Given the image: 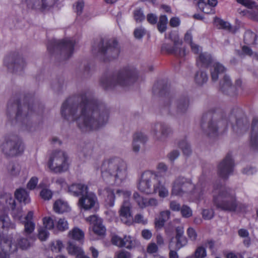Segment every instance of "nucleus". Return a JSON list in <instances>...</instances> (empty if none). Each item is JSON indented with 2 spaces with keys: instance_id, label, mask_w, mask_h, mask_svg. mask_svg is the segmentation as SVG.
<instances>
[{
  "instance_id": "49",
  "label": "nucleus",
  "mask_w": 258,
  "mask_h": 258,
  "mask_svg": "<svg viewBox=\"0 0 258 258\" xmlns=\"http://www.w3.org/2000/svg\"><path fill=\"white\" fill-rule=\"evenodd\" d=\"M179 147L182 150L183 153L186 155H189L191 153L190 146L185 141L180 143Z\"/></svg>"
},
{
  "instance_id": "53",
  "label": "nucleus",
  "mask_w": 258,
  "mask_h": 258,
  "mask_svg": "<svg viewBox=\"0 0 258 258\" xmlns=\"http://www.w3.org/2000/svg\"><path fill=\"white\" fill-rule=\"evenodd\" d=\"M187 235L189 239L192 241H195L197 238V233L196 230L192 227H189L187 230Z\"/></svg>"
},
{
  "instance_id": "21",
  "label": "nucleus",
  "mask_w": 258,
  "mask_h": 258,
  "mask_svg": "<svg viewBox=\"0 0 258 258\" xmlns=\"http://www.w3.org/2000/svg\"><path fill=\"white\" fill-rule=\"evenodd\" d=\"M86 220L90 224H93L94 232L100 236H103L106 232V228L102 225V220L96 215H92L86 218Z\"/></svg>"
},
{
  "instance_id": "47",
  "label": "nucleus",
  "mask_w": 258,
  "mask_h": 258,
  "mask_svg": "<svg viewBox=\"0 0 258 258\" xmlns=\"http://www.w3.org/2000/svg\"><path fill=\"white\" fill-rule=\"evenodd\" d=\"M49 235V233L47 229L43 227L39 229L38 237L41 241H45L48 238Z\"/></svg>"
},
{
  "instance_id": "64",
  "label": "nucleus",
  "mask_w": 258,
  "mask_h": 258,
  "mask_svg": "<svg viewBox=\"0 0 258 258\" xmlns=\"http://www.w3.org/2000/svg\"><path fill=\"white\" fill-rule=\"evenodd\" d=\"M156 169L158 173L166 172L168 169V167L164 163L160 162L157 165Z\"/></svg>"
},
{
  "instance_id": "23",
  "label": "nucleus",
  "mask_w": 258,
  "mask_h": 258,
  "mask_svg": "<svg viewBox=\"0 0 258 258\" xmlns=\"http://www.w3.org/2000/svg\"><path fill=\"white\" fill-rule=\"evenodd\" d=\"M34 213L33 211H29L24 219L21 217L20 220L24 226V233L25 235H31L35 228V224L33 221Z\"/></svg>"
},
{
  "instance_id": "52",
  "label": "nucleus",
  "mask_w": 258,
  "mask_h": 258,
  "mask_svg": "<svg viewBox=\"0 0 258 258\" xmlns=\"http://www.w3.org/2000/svg\"><path fill=\"white\" fill-rule=\"evenodd\" d=\"M114 258H133V257L130 252L122 250L115 253Z\"/></svg>"
},
{
  "instance_id": "63",
  "label": "nucleus",
  "mask_w": 258,
  "mask_h": 258,
  "mask_svg": "<svg viewBox=\"0 0 258 258\" xmlns=\"http://www.w3.org/2000/svg\"><path fill=\"white\" fill-rule=\"evenodd\" d=\"M165 222H164L160 217L155 218V227L156 229H161L164 225Z\"/></svg>"
},
{
  "instance_id": "15",
  "label": "nucleus",
  "mask_w": 258,
  "mask_h": 258,
  "mask_svg": "<svg viewBox=\"0 0 258 258\" xmlns=\"http://www.w3.org/2000/svg\"><path fill=\"white\" fill-rule=\"evenodd\" d=\"M4 200L6 202V207H4L1 203V201H0V204L2 206L0 209V215H7L8 216L5 212L7 209H11L13 211V215L14 218L21 220L22 212V209H15L16 202L12 195L6 194L4 197Z\"/></svg>"
},
{
  "instance_id": "46",
  "label": "nucleus",
  "mask_w": 258,
  "mask_h": 258,
  "mask_svg": "<svg viewBox=\"0 0 258 258\" xmlns=\"http://www.w3.org/2000/svg\"><path fill=\"white\" fill-rule=\"evenodd\" d=\"M215 24L219 27V28L224 29L229 31H231V26L227 22H225L220 19H216L215 20Z\"/></svg>"
},
{
  "instance_id": "41",
  "label": "nucleus",
  "mask_w": 258,
  "mask_h": 258,
  "mask_svg": "<svg viewBox=\"0 0 258 258\" xmlns=\"http://www.w3.org/2000/svg\"><path fill=\"white\" fill-rule=\"evenodd\" d=\"M8 171L11 176H16L20 172V167L17 164L10 163L8 167Z\"/></svg>"
},
{
  "instance_id": "10",
  "label": "nucleus",
  "mask_w": 258,
  "mask_h": 258,
  "mask_svg": "<svg viewBox=\"0 0 258 258\" xmlns=\"http://www.w3.org/2000/svg\"><path fill=\"white\" fill-rule=\"evenodd\" d=\"M171 40L173 42V45L167 43L164 44L162 46V50L165 51L169 54H174L178 57H184L188 52L186 51L184 47L182 46V40L177 35L172 38Z\"/></svg>"
},
{
  "instance_id": "48",
  "label": "nucleus",
  "mask_w": 258,
  "mask_h": 258,
  "mask_svg": "<svg viewBox=\"0 0 258 258\" xmlns=\"http://www.w3.org/2000/svg\"><path fill=\"white\" fill-rule=\"evenodd\" d=\"M133 222L146 225L148 223V220L144 218L143 215L137 214L135 216L134 218H133Z\"/></svg>"
},
{
  "instance_id": "29",
  "label": "nucleus",
  "mask_w": 258,
  "mask_h": 258,
  "mask_svg": "<svg viewBox=\"0 0 258 258\" xmlns=\"http://www.w3.org/2000/svg\"><path fill=\"white\" fill-rule=\"evenodd\" d=\"M53 209L55 213L58 214H62L70 211V207L68 203L60 199L57 200L54 202Z\"/></svg>"
},
{
  "instance_id": "62",
  "label": "nucleus",
  "mask_w": 258,
  "mask_h": 258,
  "mask_svg": "<svg viewBox=\"0 0 258 258\" xmlns=\"http://www.w3.org/2000/svg\"><path fill=\"white\" fill-rule=\"evenodd\" d=\"M169 208L173 211H179L181 207L179 203L175 201H172L170 202Z\"/></svg>"
},
{
  "instance_id": "8",
  "label": "nucleus",
  "mask_w": 258,
  "mask_h": 258,
  "mask_svg": "<svg viewBox=\"0 0 258 258\" xmlns=\"http://www.w3.org/2000/svg\"><path fill=\"white\" fill-rule=\"evenodd\" d=\"M160 180L158 173L152 170H147L143 173L138 184V189L147 195L153 194L154 185Z\"/></svg>"
},
{
  "instance_id": "56",
  "label": "nucleus",
  "mask_w": 258,
  "mask_h": 258,
  "mask_svg": "<svg viewBox=\"0 0 258 258\" xmlns=\"http://www.w3.org/2000/svg\"><path fill=\"white\" fill-rule=\"evenodd\" d=\"M38 181V178L37 177L34 176L31 177L27 183V188L30 190L34 189L36 187Z\"/></svg>"
},
{
  "instance_id": "35",
  "label": "nucleus",
  "mask_w": 258,
  "mask_h": 258,
  "mask_svg": "<svg viewBox=\"0 0 258 258\" xmlns=\"http://www.w3.org/2000/svg\"><path fill=\"white\" fill-rule=\"evenodd\" d=\"M69 229V223L65 218H59L55 221V230L63 232Z\"/></svg>"
},
{
  "instance_id": "28",
  "label": "nucleus",
  "mask_w": 258,
  "mask_h": 258,
  "mask_svg": "<svg viewBox=\"0 0 258 258\" xmlns=\"http://www.w3.org/2000/svg\"><path fill=\"white\" fill-rule=\"evenodd\" d=\"M67 249L70 254L76 255V258H90L85 254L84 251L81 247L76 246L70 241L68 242Z\"/></svg>"
},
{
  "instance_id": "51",
  "label": "nucleus",
  "mask_w": 258,
  "mask_h": 258,
  "mask_svg": "<svg viewBox=\"0 0 258 258\" xmlns=\"http://www.w3.org/2000/svg\"><path fill=\"white\" fill-rule=\"evenodd\" d=\"M134 18L137 22H141L145 19V16L141 9H137L134 11Z\"/></svg>"
},
{
  "instance_id": "55",
  "label": "nucleus",
  "mask_w": 258,
  "mask_h": 258,
  "mask_svg": "<svg viewBox=\"0 0 258 258\" xmlns=\"http://www.w3.org/2000/svg\"><path fill=\"white\" fill-rule=\"evenodd\" d=\"M236 1L237 3L248 8H253L256 6V3L251 0H236Z\"/></svg>"
},
{
  "instance_id": "3",
  "label": "nucleus",
  "mask_w": 258,
  "mask_h": 258,
  "mask_svg": "<svg viewBox=\"0 0 258 258\" xmlns=\"http://www.w3.org/2000/svg\"><path fill=\"white\" fill-rule=\"evenodd\" d=\"M212 194L214 203L217 208L228 211H242L244 206L236 202L235 195L230 188L214 184Z\"/></svg>"
},
{
  "instance_id": "58",
  "label": "nucleus",
  "mask_w": 258,
  "mask_h": 258,
  "mask_svg": "<svg viewBox=\"0 0 258 258\" xmlns=\"http://www.w3.org/2000/svg\"><path fill=\"white\" fill-rule=\"evenodd\" d=\"M41 197L45 200H48L52 197V192L48 189H43L40 192Z\"/></svg>"
},
{
  "instance_id": "11",
  "label": "nucleus",
  "mask_w": 258,
  "mask_h": 258,
  "mask_svg": "<svg viewBox=\"0 0 258 258\" xmlns=\"http://www.w3.org/2000/svg\"><path fill=\"white\" fill-rule=\"evenodd\" d=\"M172 133L171 128L162 122H157L152 125L150 130V134L153 139L160 142L164 141Z\"/></svg>"
},
{
  "instance_id": "1",
  "label": "nucleus",
  "mask_w": 258,
  "mask_h": 258,
  "mask_svg": "<svg viewBox=\"0 0 258 258\" xmlns=\"http://www.w3.org/2000/svg\"><path fill=\"white\" fill-rule=\"evenodd\" d=\"M80 102L76 103L72 99L64 101L61 107V115L69 121H76L83 132L96 130L107 123L108 110L105 106L91 99L89 95L82 94Z\"/></svg>"
},
{
  "instance_id": "9",
  "label": "nucleus",
  "mask_w": 258,
  "mask_h": 258,
  "mask_svg": "<svg viewBox=\"0 0 258 258\" xmlns=\"http://www.w3.org/2000/svg\"><path fill=\"white\" fill-rule=\"evenodd\" d=\"M96 49L98 51L100 57L104 61L117 58L120 52L116 40H109L105 42L101 40ZM95 49L96 48H94V51H95Z\"/></svg>"
},
{
  "instance_id": "2",
  "label": "nucleus",
  "mask_w": 258,
  "mask_h": 258,
  "mask_svg": "<svg viewBox=\"0 0 258 258\" xmlns=\"http://www.w3.org/2000/svg\"><path fill=\"white\" fill-rule=\"evenodd\" d=\"M209 188V184L205 180L200 179L196 185H195L190 178L180 175L177 177L173 182L171 194L180 196L191 194L197 199L200 200L207 195Z\"/></svg>"
},
{
  "instance_id": "45",
  "label": "nucleus",
  "mask_w": 258,
  "mask_h": 258,
  "mask_svg": "<svg viewBox=\"0 0 258 258\" xmlns=\"http://www.w3.org/2000/svg\"><path fill=\"white\" fill-rule=\"evenodd\" d=\"M206 256L207 250L205 247L200 246L196 248L194 252V257L195 258H205Z\"/></svg>"
},
{
  "instance_id": "20",
  "label": "nucleus",
  "mask_w": 258,
  "mask_h": 258,
  "mask_svg": "<svg viewBox=\"0 0 258 258\" xmlns=\"http://www.w3.org/2000/svg\"><path fill=\"white\" fill-rule=\"evenodd\" d=\"M58 0H26L28 5L33 8L41 10H49L53 7Z\"/></svg>"
},
{
  "instance_id": "34",
  "label": "nucleus",
  "mask_w": 258,
  "mask_h": 258,
  "mask_svg": "<svg viewBox=\"0 0 258 258\" xmlns=\"http://www.w3.org/2000/svg\"><path fill=\"white\" fill-rule=\"evenodd\" d=\"M32 238L31 235H25V237H21L18 240L16 244L18 247H19L22 249H27L31 246L29 240Z\"/></svg>"
},
{
  "instance_id": "60",
  "label": "nucleus",
  "mask_w": 258,
  "mask_h": 258,
  "mask_svg": "<svg viewBox=\"0 0 258 258\" xmlns=\"http://www.w3.org/2000/svg\"><path fill=\"white\" fill-rule=\"evenodd\" d=\"M176 239L177 240L176 246L178 248H180L185 246V245H186V244L187 243V240L186 238L184 236L180 237H178V238H176Z\"/></svg>"
},
{
  "instance_id": "43",
  "label": "nucleus",
  "mask_w": 258,
  "mask_h": 258,
  "mask_svg": "<svg viewBox=\"0 0 258 258\" xmlns=\"http://www.w3.org/2000/svg\"><path fill=\"white\" fill-rule=\"evenodd\" d=\"M63 247V245L61 241L56 240L52 241L50 243V248L51 250L54 252H59Z\"/></svg>"
},
{
  "instance_id": "38",
  "label": "nucleus",
  "mask_w": 258,
  "mask_h": 258,
  "mask_svg": "<svg viewBox=\"0 0 258 258\" xmlns=\"http://www.w3.org/2000/svg\"><path fill=\"white\" fill-rule=\"evenodd\" d=\"M256 34L251 31H246L244 36V41L246 44H253L255 42Z\"/></svg>"
},
{
  "instance_id": "33",
  "label": "nucleus",
  "mask_w": 258,
  "mask_h": 258,
  "mask_svg": "<svg viewBox=\"0 0 258 258\" xmlns=\"http://www.w3.org/2000/svg\"><path fill=\"white\" fill-rule=\"evenodd\" d=\"M68 234L70 237L78 241L81 240L84 237V233L78 227H75L70 230Z\"/></svg>"
},
{
  "instance_id": "5",
  "label": "nucleus",
  "mask_w": 258,
  "mask_h": 258,
  "mask_svg": "<svg viewBox=\"0 0 258 258\" xmlns=\"http://www.w3.org/2000/svg\"><path fill=\"white\" fill-rule=\"evenodd\" d=\"M25 146L22 140L15 135L5 136L1 141V152L7 157H13L22 155Z\"/></svg>"
},
{
  "instance_id": "4",
  "label": "nucleus",
  "mask_w": 258,
  "mask_h": 258,
  "mask_svg": "<svg viewBox=\"0 0 258 258\" xmlns=\"http://www.w3.org/2000/svg\"><path fill=\"white\" fill-rule=\"evenodd\" d=\"M101 175L104 180H108L113 177L117 184H121L127 177V165L119 158H113L104 161L101 166Z\"/></svg>"
},
{
  "instance_id": "30",
  "label": "nucleus",
  "mask_w": 258,
  "mask_h": 258,
  "mask_svg": "<svg viewBox=\"0 0 258 258\" xmlns=\"http://www.w3.org/2000/svg\"><path fill=\"white\" fill-rule=\"evenodd\" d=\"M153 194L158 193V196L161 198H165L169 196V190L167 186L163 183L161 180L154 186Z\"/></svg>"
},
{
  "instance_id": "54",
  "label": "nucleus",
  "mask_w": 258,
  "mask_h": 258,
  "mask_svg": "<svg viewBox=\"0 0 258 258\" xmlns=\"http://www.w3.org/2000/svg\"><path fill=\"white\" fill-rule=\"evenodd\" d=\"M111 241L114 245L120 247H123V238L117 235H114L112 237Z\"/></svg>"
},
{
  "instance_id": "12",
  "label": "nucleus",
  "mask_w": 258,
  "mask_h": 258,
  "mask_svg": "<svg viewBox=\"0 0 258 258\" xmlns=\"http://www.w3.org/2000/svg\"><path fill=\"white\" fill-rule=\"evenodd\" d=\"M75 42L71 39H65L57 43L54 46V51L59 54L62 59L70 57L74 52Z\"/></svg>"
},
{
  "instance_id": "13",
  "label": "nucleus",
  "mask_w": 258,
  "mask_h": 258,
  "mask_svg": "<svg viewBox=\"0 0 258 258\" xmlns=\"http://www.w3.org/2000/svg\"><path fill=\"white\" fill-rule=\"evenodd\" d=\"M0 258H9V254L16 251L18 249L16 242L11 236L0 238Z\"/></svg>"
},
{
  "instance_id": "50",
  "label": "nucleus",
  "mask_w": 258,
  "mask_h": 258,
  "mask_svg": "<svg viewBox=\"0 0 258 258\" xmlns=\"http://www.w3.org/2000/svg\"><path fill=\"white\" fill-rule=\"evenodd\" d=\"M181 213L183 217L189 218L192 216V212L191 209L185 205H183L181 208Z\"/></svg>"
},
{
  "instance_id": "26",
  "label": "nucleus",
  "mask_w": 258,
  "mask_h": 258,
  "mask_svg": "<svg viewBox=\"0 0 258 258\" xmlns=\"http://www.w3.org/2000/svg\"><path fill=\"white\" fill-rule=\"evenodd\" d=\"M220 89L223 93L228 95H232L235 91V87L232 85L230 78L227 75L224 76L220 82Z\"/></svg>"
},
{
  "instance_id": "24",
  "label": "nucleus",
  "mask_w": 258,
  "mask_h": 258,
  "mask_svg": "<svg viewBox=\"0 0 258 258\" xmlns=\"http://www.w3.org/2000/svg\"><path fill=\"white\" fill-rule=\"evenodd\" d=\"M249 144L253 149H258V118L253 119L252 122Z\"/></svg>"
},
{
  "instance_id": "59",
  "label": "nucleus",
  "mask_w": 258,
  "mask_h": 258,
  "mask_svg": "<svg viewBox=\"0 0 258 258\" xmlns=\"http://www.w3.org/2000/svg\"><path fill=\"white\" fill-rule=\"evenodd\" d=\"M158 247L157 244L154 242L150 243L147 247V251L148 253L152 254L157 252Z\"/></svg>"
},
{
  "instance_id": "40",
  "label": "nucleus",
  "mask_w": 258,
  "mask_h": 258,
  "mask_svg": "<svg viewBox=\"0 0 258 258\" xmlns=\"http://www.w3.org/2000/svg\"><path fill=\"white\" fill-rule=\"evenodd\" d=\"M168 19L165 15H162L160 17L159 21L157 24V27L158 30L161 32L163 33L165 32L167 28Z\"/></svg>"
},
{
  "instance_id": "36",
  "label": "nucleus",
  "mask_w": 258,
  "mask_h": 258,
  "mask_svg": "<svg viewBox=\"0 0 258 258\" xmlns=\"http://www.w3.org/2000/svg\"><path fill=\"white\" fill-rule=\"evenodd\" d=\"M177 113L182 114L186 112L188 106V101L186 99L179 100L177 102Z\"/></svg>"
},
{
  "instance_id": "22",
  "label": "nucleus",
  "mask_w": 258,
  "mask_h": 258,
  "mask_svg": "<svg viewBox=\"0 0 258 258\" xmlns=\"http://www.w3.org/2000/svg\"><path fill=\"white\" fill-rule=\"evenodd\" d=\"M133 198L140 208L144 209L147 207H156L158 205L157 199L151 198L149 199L144 198L141 197L138 192H135Z\"/></svg>"
},
{
  "instance_id": "18",
  "label": "nucleus",
  "mask_w": 258,
  "mask_h": 258,
  "mask_svg": "<svg viewBox=\"0 0 258 258\" xmlns=\"http://www.w3.org/2000/svg\"><path fill=\"white\" fill-rule=\"evenodd\" d=\"M107 192L106 205L108 207H112L114 205L115 195L117 197H122L124 201H128L127 199L131 195V192L127 190L117 189L115 193L113 190L107 189Z\"/></svg>"
},
{
  "instance_id": "61",
  "label": "nucleus",
  "mask_w": 258,
  "mask_h": 258,
  "mask_svg": "<svg viewBox=\"0 0 258 258\" xmlns=\"http://www.w3.org/2000/svg\"><path fill=\"white\" fill-rule=\"evenodd\" d=\"M203 217L205 219L209 220L214 216V212L211 209H205L203 211Z\"/></svg>"
},
{
  "instance_id": "7",
  "label": "nucleus",
  "mask_w": 258,
  "mask_h": 258,
  "mask_svg": "<svg viewBox=\"0 0 258 258\" xmlns=\"http://www.w3.org/2000/svg\"><path fill=\"white\" fill-rule=\"evenodd\" d=\"M69 156L62 150H55L50 154L47 162V167L55 173L66 172L69 167Z\"/></svg>"
},
{
  "instance_id": "37",
  "label": "nucleus",
  "mask_w": 258,
  "mask_h": 258,
  "mask_svg": "<svg viewBox=\"0 0 258 258\" xmlns=\"http://www.w3.org/2000/svg\"><path fill=\"white\" fill-rule=\"evenodd\" d=\"M123 247L127 249H132L135 247L138 243L133 237L125 235L123 237Z\"/></svg>"
},
{
  "instance_id": "6",
  "label": "nucleus",
  "mask_w": 258,
  "mask_h": 258,
  "mask_svg": "<svg viewBox=\"0 0 258 258\" xmlns=\"http://www.w3.org/2000/svg\"><path fill=\"white\" fill-rule=\"evenodd\" d=\"M137 71L133 68H126L112 77L102 81L104 87L112 88L118 85L125 86L135 81L137 77Z\"/></svg>"
},
{
  "instance_id": "27",
  "label": "nucleus",
  "mask_w": 258,
  "mask_h": 258,
  "mask_svg": "<svg viewBox=\"0 0 258 258\" xmlns=\"http://www.w3.org/2000/svg\"><path fill=\"white\" fill-rule=\"evenodd\" d=\"M225 71V68L222 64L218 62H213L210 69L212 80L213 82L217 81L219 75L224 73Z\"/></svg>"
},
{
  "instance_id": "25",
  "label": "nucleus",
  "mask_w": 258,
  "mask_h": 258,
  "mask_svg": "<svg viewBox=\"0 0 258 258\" xmlns=\"http://www.w3.org/2000/svg\"><path fill=\"white\" fill-rule=\"evenodd\" d=\"M69 192L72 195L78 197L82 196L88 190V186L83 183H74L68 188Z\"/></svg>"
},
{
  "instance_id": "32",
  "label": "nucleus",
  "mask_w": 258,
  "mask_h": 258,
  "mask_svg": "<svg viewBox=\"0 0 258 258\" xmlns=\"http://www.w3.org/2000/svg\"><path fill=\"white\" fill-rule=\"evenodd\" d=\"M15 198L20 202H23L25 204L30 202V199L27 191L23 188L18 189L15 192Z\"/></svg>"
},
{
  "instance_id": "14",
  "label": "nucleus",
  "mask_w": 258,
  "mask_h": 258,
  "mask_svg": "<svg viewBox=\"0 0 258 258\" xmlns=\"http://www.w3.org/2000/svg\"><path fill=\"white\" fill-rule=\"evenodd\" d=\"M234 162L231 155L228 154L218 166V174L223 179L227 178L233 171Z\"/></svg>"
},
{
  "instance_id": "44",
  "label": "nucleus",
  "mask_w": 258,
  "mask_h": 258,
  "mask_svg": "<svg viewBox=\"0 0 258 258\" xmlns=\"http://www.w3.org/2000/svg\"><path fill=\"white\" fill-rule=\"evenodd\" d=\"M133 140L141 144H144L147 142L148 137L144 133L138 132L134 135Z\"/></svg>"
},
{
  "instance_id": "16",
  "label": "nucleus",
  "mask_w": 258,
  "mask_h": 258,
  "mask_svg": "<svg viewBox=\"0 0 258 258\" xmlns=\"http://www.w3.org/2000/svg\"><path fill=\"white\" fill-rule=\"evenodd\" d=\"M227 120L225 118L219 120L213 119L208 123L205 133L210 137H215L218 135L220 130L223 131L227 125Z\"/></svg>"
},
{
  "instance_id": "42",
  "label": "nucleus",
  "mask_w": 258,
  "mask_h": 258,
  "mask_svg": "<svg viewBox=\"0 0 258 258\" xmlns=\"http://www.w3.org/2000/svg\"><path fill=\"white\" fill-rule=\"evenodd\" d=\"M44 228L47 230L54 229L55 230V222L50 217H45L43 219Z\"/></svg>"
},
{
  "instance_id": "19",
  "label": "nucleus",
  "mask_w": 258,
  "mask_h": 258,
  "mask_svg": "<svg viewBox=\"0 0 258 258\" xmlns=\"http://www.w3.org/2000/svg\"><path fill=\"white\" fill-rule=\"evenodd\" d=\"M131 205L128 201H123L119 211V217L124 224L130 225L133 223V217L131 213Z\"/></svg>"
},
{
  "instance_id": "17",
  "label": "nucleus",
  "mask_w": 258,
  "mask_h": 258,
  "mask_svg": "<svg viewBox=\"0 0 258 258\" xmlns=\"http://www.w3.org/2000/svg\"><path fill=\"white\" fill-rule=\"evenodd\" d=\"M97 203V198L93 192L87 191L81 196L78 201V206L81 209L89 210L94 208Z\"/></svg>"
},
{
  "instance_id": "39",
  "label": "nucleus",
  "mask_w": 258,
  "mask_h": 258,
  "mask_svg": "<svg viewBox=\"0 0 258 258\" xmlns=\"http://www.w3.org/2000/svg\"><path fill=\"white\" fill-rule=\"evenodd\" d=\"M208 79L207 74L204 71H198L195 76V81L199 85H202Z\"/></svg>"
},
{
  "instance_id": "31",
  "label": "nucleus",
  "mask_w": 258,
  "mask_h": 258,
  "mask_svg": "<svg viewBox=\"0 0 258 258\" xmlns=\"http://www.w3.org/2000/svg\"><path fill=\"white\" fill-rule=\"evenodd\" d=\"M213 59L211 55L206 52H202L200 53L199 57L197 58V62L198 66L208 67L212 63Z\"/></svg>"
},
{
  "instance_id": "57",
  "label": "nucleus",
  "mask_w": 258,
  "mask_h": 258,
  "mask_svg": "<svg viewBox=\"0 0 258 258\" xmlns=\"http://www.w3.org/2000/svg\"><path fill=\"white\" fill-rule=\"evenodd\" d=\"M146 33L145 29L143 27L136 28L134 31V36L137 39H141Z\"/></svg>"
}]
</instances>
